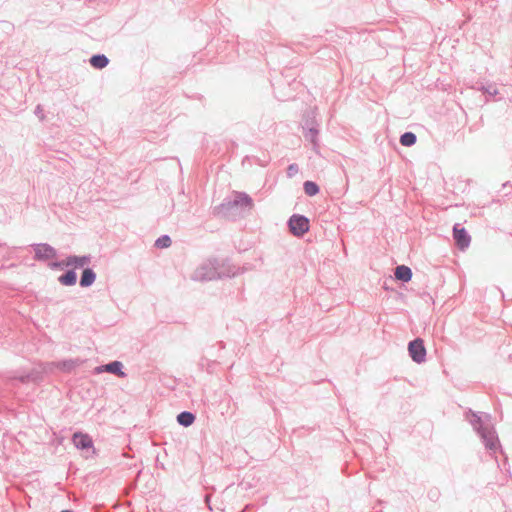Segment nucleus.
Masks as SVG:
<instances>
[{"mask_svg": "<svg viewBox=\"0 0 512 512\" xmlns=\"http://www.w3.org/2000/svg\"><path fill=\"white\" fill-rule=\"evenodd\" d=\"M466 420L471 424L476 433L480 436L485 448L491 455L495 454L500 448V442L497 433L490 423L489 414H478L471 410L465 414Z\"/></svg>", "mask_w": 512, "mask_h": 512, "instance_id": "obj_1", "label": "nucleus"}, {"mask_svg": "<svg viewBox=\"0 0 512 512\" xmlns=\"http://www.w3.org/2000/svg\"><path fill=\"white\" fill-rule=\"evenodd\" d=\"M235 207L253 208L252 198L245 192H235L233 199H225L220 205L214 208L213 213L217 216L226 217Z\"/></svg>", "mask_w": 512, "mask_h": 512, "instance_id": "obj_2", "label": "nucleus"}, {"mask_svg": "<svg viewBox=\"0 0 512 512\" xmlns=\"http://www.w3.org/2000/svg\"><path fill=\"white\" fill-rule=\"evenodd\" d=\"M220 276L218 261L216 259H209L193 272L192 279L195 281H211L218 279Z\"/></svg>", "mask_w": 512, "mask_h": 512, "instance_id": "obj_3", "label": "nucleus"}, {"mask_svg": "<svg viewBox=\"0 0 512 512\" xmlns=\"http://www.w3.org/2000/svg\"><path fill=\"white\" fill-rule=\"evenodd\" d=\"M288 227L294 236L301 237L309 231L310 222L304 215L293 214L288 220Z\"/></svg>", "mask_w": 512, "mask_h": 512, "instance_id": "obj_4", "label": "nucleus"}, {"mask_svg": "<svg viewBox=\"0 0 512 512\" xmlns=\"http://www.w3.org/2000/svg\"><path fill=\"white\" fill-rule=\"evenodd\" d=\"M91 262L90 255L76 256L70 255L65 260L61 262H54L50 265L52 269L62 268V267H74V268H83Z\"/></svg>", "mask_w": 512, "mask_h": 512, "instance_id": "obj_5", "label": "nucleus"}, {"mask_svg": "<svg viewBox=\"0 0 512 512\" xmlns=\"http://www.w3.org/2000/svg\"><path fill=\"white\" fill-rule=\"evenodd\" d=\"M409 355L415 363H423L426 360V348L421 338H416L408 344Z\"/></svg>", "mask_w": 512, "mask_h": 512, "instance_id": "obj_6", "label": "nucleus"}, {"mask_svg": "<svg viewBox=\"0 0 512 512\" xmlns=\"http://www.w3.org/2000/svg\"><path fill=\"white\" fill-rule=\"evenodd\" d=\"M31 247L35 252L34 259L37 261H47L57 256L56 249L47 243H36Z\"/></svg>", "mask_w": 512, "mask_h": 512, "instance_id": "obj_7", "label": "nucleus"}, {"mask_svg": "<svg viewBox=\"0 0 512 512\" xmlns=\"http://www.w3.org/2000/svg\"><path fill=\"white\" fill-rule=\"evenodd\" d=\"M72 442L77 449L87 453L91 452V455L95 454L93 440L88 434L75 432L72 436Z\"/></svg>", "mask_w": 512, "mask_h": 512, "instance_id": "obj_8", "label": "nucleus"}, {"mask_svg": "<svg viewBox=\"0 0 512 512\" xmlns=\"http://www.w3.org/2000/svg\"><path fill=\"white\" fill-rule=\"evenodd\" d=\"M453 237L457 247L460 250H464L469 247L471 237L465 228L460 227L459 224H455L453 227Z\"/></svg>", "mask_w": 512, "mask_h": 512, "instance_id": "obj_9", "label": "nucleus"}, {"mask_svg": "<svg viewBox=\"0 0 512 512\" xmlns=\"http://www.w3.org/2000/svg\"><path fill=\"white\" fill-rule=\"evenodd\" d=\"M97 374L102 372H109L119 377H125L126 374L123 372V364L120 361H112L108 364L101 365L95 368Z\"/></svg>", "mask_w": 512, "mask_h": 512, "instance_id": "obj_10", "label": "nucleus"}, {"mask_svg": "<svg viewBox=\"0 0 512 512\" xmlns=\"http://www.w3.org/2000/svg\"><path fill=\"white\" fill-rule=\"evenodd\" d=\"M96 280V273L91 268H85L80 278L81 287H90Z\"/></svg>", "mask_w": 512, "mask_h": 512, "instance_id": "obj_11", "label": "nucleus"}, {"mask_svg": "<svg viewBox=\"0 0 512 512\" xmlns=\"http://www.w3.org/2000/svg\"><path fill=\"white\" fill-rule=\"evenodd\" d=\"M58 282L64 286H73L77 282V274L71 269L58 277Z\"/></svg>", "mask_w": 512, "mask_h": 512, "instance_id": "obj_12", "label": "nucleus"}, {"mask_svg": "<svg viewBox=\"0 0 512 512\" xmlns=\"http://www.w3.org/2000/svg\"><path fill=\"white\" fill-rule=\"evenodd\" d=\"M395 277L403 282H408L412 278V270L405 265L397 266L395 269Z\"/></svg>", "mask_w": 512, "mask_h": 512, "instance_id": "obj_13", "label": "nucleus"}, {"mask_svg": "<svg viewBox=\"0 0 512 512\" xmlns=\"http://www.w3.org/2000/svg\"><path fill=\"white\" fill-rule=\"evenodd\" d=\"M195 418L192 412L182 411L177 415V422L183 427H189L194 423Z\"/></svg>", "mask_w": 512, "mask_h": 512, "instance_id": "obj_14", "label": "nucleus"}, {"mask_svg": "<svg viewBox=\"0 0 512 512\" xmlns=\"http://www.w3.org/2000/svg\"><path fill=\"white\" fill-rule=\"evenodd\" d=\"M89 62L94 68L103 69L109 64V59L104 54H96L90 58Z\"/></svg>", "mask_w": 512, "mask_h": 512, "instance_id": "obj_15", "label": "nucleus"}, {"mask_svg": "<svg viewBox=\"0 0 512 512\" xmlns=\"http://www.w3.org/2000/svg\"><path fill=\"white\" fill-rule=\"evenodd\" d=\"M318 134L319 130L314 127L307 129L304 133L305 139L313 144V148L315 151H317L318 148Z\"/></svg>", "mask_w": 512, "mask_h": 512, "instance_id": "obj_16", "label": "nucleus"}, {"mask_svg": "<svg viewBox=\"0 0 512 512\" xmlns=\"http://www.w3.org/2000/svg\"><path fill=\"white\" fill-rule=\"evenodd\" d=\"M417 141V136L413 132H405L400 136V144L406 147L413 146Z\"/></svg>", "mask_w": 512, "mask_h": 512, "instance_id": "obj_17", "label": "nucleus"}, {"mask_svg": "<svg viewBox=\"0 0 512 512\" xmlns=\"http://www.w3.org/2000/svg\"><path fill=\"white\" fill-rule=\"evenodd\" d=\"M303 189L306 195L315 196L319 193V186L313 181H305L303 184Z\"/></svg>", "mask_w": 512, "mask_h": 512, "instance_id": "obj_18", "label": "nucleus"}, {"mask_svg": "<svg viewBox=\"0 0 512 512\" xmlns=\"http://www.w3.org/2000/svg\"><path fill=\"white\" fill-rule=\"evenodd\" d=\"M171 243V238L168 235H162L155 241V246L157 248H168Z\"/></svg>", "mask_w": 512, "mask_h": 512, "instance_id": "obj_19", "label": "nucleus"}, {"mask_svg": "<svg viewBox=\"0 0 512 512\" xmlns=\"http://www.w3.org/2000/svg\"><path fill=\"white\" fill-rule=\"evenodd\" d=\"M299 172V167L297 164L293 163V164H290L288 167H287V176L289 178H292L294 177L297 173Z\"/></svg>", "mask_w": 512, "mask_h": 512, "instance_id": "obj_20", "label": "nucleus"}, {"mask_svg": "<svg viewBox=\"0 0 512 512\" xmlns=\"http://www.w3.org/2000/svg\"><path fill=\"white\" fill-rule=\"evenodd\" d=\"M14 379L19 380L22 383H26L30 380H34V377L31 373H27V374H22L19 376H14Z\"/></svg>", "mask_w": 512, "mask_h": 512, "instance_id": "obj_21", "label": "nucleus"}, {"mask_svg": "<svg viewBox=\"0 0 512 512\" xmlns=\"http://www.w3.org/2000/svg\"><path fill=\"white\" fill-rule=\"evenodd\" d=\"M481 90H483L485 93L491 95V96H494L498 93L496 87L492 84L488 85V86H482L481 87Z\"/></svg>", "mask_w": 512, "mask_h": 512, "instance_id": "obj_22", "label": "nucleus"}, {"mask_svg": "<svg viewBox=\"0 0 512 512\" xmlns=\"http://www.w3.org/2000/svg\"><path fill=\"white\" fill-rule=\"evenodd\" d=\"M35 114L41 119L43 120L44 119V114H43V109L41 107V105H37L36 108H35Z\"/></svg>", "mask_w": 512, "mask_h": 512, "instance_id": "obj_23", "label": "nucleus"}, {"mask_svg": "<svg viewBox=\"0 0 512 512\" xmlns=\"http://www.w3.org/2000/svg\"><path fill=\"white\" fill-rule=\"evenodd\" d=\"M205 503L207 504V507L209 508V510H212V508L210 506V496L209 495L205 496Z\"/></svg>", "mask_w": 512, "mask_h": 512, "instance_id": "obj_24", "label": "nucleus"}, {"mask_svg": "<svg viewBox=\"0 0 512 512\" xmlns=\"http://www.w3.org/2000/svg\"><path fill=\"white\" fill-rule=\"evenodd\" d=\"M63 367H64V368H70V367H71V363H70V362H69V363L64 362V363H63Z\"/></svg>", "mask_w": 512, "mask_h": 512, "instance_id": "obj_25", "label": "nucleus"}, {"mask_svg": "<svg viewBox=\"0 0 512 512\" xmlns=\"http://www.w3.org/2000/svg\"><path fill=\"white\" fill-rule=\"evenodd\" d=\"M61 512H73V511H71V510H63Z\"/></svg>", "mask_w": 512, "mask_h": 512, "instance_id": "obj_26", "label": "nucleus"}]
</instances>
